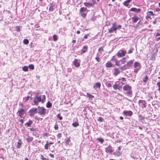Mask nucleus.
Returning <instances> with one entry per match:
<instances>
[{"mask_svg":"<svg viewBox=\"0 0 160 160\" xmlns=\"http://www.w3.org/2000/svg\"><path fill=\"white\" fill-rule=\"evenodd\" d=\"M123 90L126 91V94L128 96H129L132 93V87L128 84H126L124 86L123 88Z\"/></svg>","mask_w":160,"mask_h":160,"instance_id":"f257e3e1","label":"nucleus"},{"mask_svg":"<svg viewBox=\"0 0 160 160\" xmlns=\"http://www.w3.org/2000/svg\"><path fill=\"white\" fill-rule=\"evenodd\" d=\"M38 93L34 98L33 102L35 105L37 106L38 105V102H42L41 96V95H38Z\"/></svg>","mask_w":160,"mask_h":160,"instance_id":"f03ea898","label":"nucleus"},{"mask_svg":"<svg viewBox=\"0 0 160 160\" xmlns=\"http://www.w3.org/2000/svg\"><path fill=\"white\" fill-rule=\"evenodd\" d=\"M126 53V51L120 50L117 53V55L118 58H121L124 57Z\"/></svg>","mask_w":160,"mask_h":160,"instance_id":"7ed1b4c3","label":"nucleus"},{"mask_svg":"<svg viewBox=\"0 0 160 160\" xmlns=\"http://www.w3.org/2000/svg\"><path fill=\"white\" fill-rule=\"evenodd\" d=\"M38 113L41 115H45L46 113V111L45 108L43 107H38Z\"/></svg>","mask_w":160,"mask_h":160,"instance_id":"20e7f679","label":"nucleus"},{"mask_svg":"<svg viewBox=\"0 0 160 160\" xmlns=\"http://www.w3.org/2000/svg\"><path fill=\"white\" fill-rule=\"evenodd\" d=\"M121 148L120 147H119L116 150V151L113 153L114 155L116 157H119L122 154V152L120 151Z\"/></svg>","mask_w":160,"mask_h":160,"instance_id":"39448f33","label":"nucleus"},{"mask_svg":"<svg viewBox=\"0 0 160 160\" xmlns=\"http://www.w3.org/2000/svg\"><path fill=\"white\" fill-rule=\"evenodd\" d=\"M116 23L114 22L112 24V25L111 28L109 29L108 32L109 33H112L114 31H115L116 32V30H117V28L116 27Z\"/></svg>","mask_w":160,"mask_h":160,"instance_id":"423d86ee","label":"nucleus"},{"mask_svg":"<svg viewBox=\"0 0 160 160\" xmlns=\"http://www.w3.org/2000/svg\"><path fill=\"white\" fill-rule=\"evenodd\" d=\"M37 109L36 108H32L30 109L29 113L30 116H33L36 113H37Z\"/></svg>","mask_w":160,"mask_h":160,"instance_id":"0eeeda50","label":"nucleus"},{"mask_svg":"<svg viewBox=\"0 0 160 160\" xmlns=\"http://www.w3.org/2000/svg\"><path fill=\"white\" fill-rule=\"evenodd\" d=\"M25 112V110L23 108H21L20 109L18 110V113H19L18 116L21 118L23 117L22 115L24 114Z\"/></svg>","mask_w":160,"mask_h":160,"instance_id":"6e6552de","label":"nucleus"},{"mask_svg":"<svg viewBox=\"0 0 160 160\" xmlns=\"http://www.w3.org/2000/svg\"><path fill=\"white\" fill-rule=\"evenodd\" d=\"M73 64L76 67H79L80 66V61L79 60L76 59L73 61Z\"/></svg>","mask_w":160,"mask_h":160,"instance_id":"1a4fd4ad","label":"nucleus"},{"mask_svg":"<svg viewBox=\"0 0 160 160\" xmlns=\"http://www.w3.org/2000/svg\"><path fill=\"white\" fill-rule=\"evenodd\" d=\"M123 113L126 116H131L133 114V112L131 111H127L124 110L123 111Z\"/></svg>","mask_w":160,"mask_h":160,"instance_id":"9d476101","label":"nucleus"},{"mask_svg":"<svg viewBox=\"0 0 160 160\" xmlns=\"http://www.w3.org/2000/svg\"><path fill=\"white\" fill-rule=\"evenodd\" d=\"M134 60H131L127 62L126 65L127 67H131L132 66Z\"/></svg>","mask_w":160,"mask_h":160,"instance_id":"9b49d317","label":"nucleus"},{"mask_svg":"<svg viewBox=\"0 0 160 160\" xmlns=\"http://www.w3.org/2000/svg\"><path fill=\"white\" fill-rule=\"evenodd\" d=\"M141 9L140 8L137 9L136 8H133L130 9V11L137 13L141 11Z\"/></svg>","mask_w":160,"mask_h":160,"instance_id":"f8f14e48","label":"nucleus"},{"mask_svg":"<svg viewBox=\"0 0 160 160\" xmlns=\"http://www.w3.org/2000/svg\"><path fill=\"white\" fill-rule=\"evenodd\" d=\"M112 147L109 145L108 148H105V151L107 152H109L111 153L112 152V151L111 149Z\"/></svg>","mask_w":160,"mask_h":160,"instance_id":"ddd939ff","label":"nucleus"},{"mask_svg":"<svg viewBox=\"0 0 160 160\" xmlns=\"http://www.w3.org/2000/svg\"><path fill=\"white\" fill-rule=\"evenodd\" d=\"M101 87V84L100 83L97 82L94 84L93 88L95 89L97 88H100Z\"/></svg>","mask_w":160,"mask_h":160,"instance_id":"4468645a","label":"nucleus"},{"mask_svg":"<svg viewBox=\"0 0 160 160\" xmlns=\"http://www.w3.org/2000/svg\"><path fill=\"white\" fill-rule=\"evenodd\" d=\"M84 5L87 7H88L89 6L91 7H92L94 5V3H91L86 2H84Z\"/></svg>","mask_w":160,"mask_h":160,"instance_id":"2eb2a0df","label":"nucleus"},{"mask_svg":"<svg viewBox=\"0 0 160 160\" xmlns=\"http://www.w3.org/2000/svg\"><path fill=\"white\" fill-rule=\"evenodd\" d=\"M139 67V68H140V63L139 62H135L134 63V68H137Z\"/></svg>","mask_w":160,"mask_h":160,"instance_id":"dca6fc26","label":"nucleus"},{"mask_svg":"<svg viewBox=\"0 0 160 160\" xmlns=\"http://www.w3.org/2000/svg\"><path fill=\"white\" fill-rule=\"evenodd\" d=\"M132 22L135 23L136 22L138 21L139 19V18L136 17H133L132 18Z\"/></svg>","mask_w":160,"mask_h":160,"instance_id":"f3484780","label":"nucleus"},{"mask_svg":"<svg viewBox=\"0 0 160 160\" xmlns=\"http://www.w3.org/2000/svg\"><path fill=\"white\" fill-rule=\"evenodd\" d=\"M88 48L87 47L85 46H84L82 48V49L81 50V53H85L87 50Z\"/></svg>","mask_w":160,"mask_h":160,"instance_id":"a211bd4d","label":"nucleus"},{"mask_svg":"<svg viewBox=\"0 0 160 160\" xmlns=\"http://www.w3.org/2000/svg\"><path fill=\"white\" fill-rule=\"evenodd\" d=\"M114 74L115 75V76H117L118 75V74L120 72L118 68H115L114 69Z\"/></svg>","mask_w":160,"mask_h":160,"instance_id":"6ab92c4d","label":"nucleus"},{"mask_svg":"<svg viewBox=\"0 0 160 160\" xmlns=\"http://www.w3.org/2000/svg\"><path fill=\"white\" fill-rule=\"evenodd\" d=\"M138 102L139 104L140 103H142V106L144 108H146V105H145V101L139 100Z\"/></svg>","mask_w":160,"mask_h":160,"instance_id":"aec40b11","label":"nucleus"},{"mask_svg":"<svg viewBox=\"0 0 160 160\" xmlns=\"http://www.w3.org/2000/svg\"><path fill=\"white\" fill-rule=\"evenodd\" d=\"M113 66L112 64L110 62H108L106 64V66L108 68L112 67Z\"/></svg>","mask_w":160,"mask_h":160,"instance_id":"412c9836","label":"nucleus"},{"mask_svg":"<svg viewBox=\"0 0 160 160\" xmlns=\"http://www.w3.org/2000/svg\"><path fill=\"white\" fill-rule=\"evenodd\" d=\"M114 89L115 90H116L117 89H119L121 87L119 86L118 84H115L113 86Z\"/></svg>","mask_w":160,"mask_h":160,"instance_id":"4be33fe9","label":"nucleus"},{"mask_svg":"<svg viewBox=\"0 0 160 160\" xmlns=\"http://www.w3.org/2000/svg\"><path fill=\"white\" fill-rule=\"evenodd\" d=\"M32 123V121L29 120V121L25 124V126H27L28 127L30 126Z\"/></svg>","mask_w":160,"mask_h":160,"instance_id":"5701e85b","label":"nucleus"},{"mask_svg":"<svg viewBox=\"0 0 160 160\" xmlns=\"http://www.w3.org/2000/svg\"><path fill=\"white\" fill-rule=\"evenodd\" d=\"M33 139V138L32 137H30L28 136L27 138H26L27 141L28 142H31Z\"/></svg>","mask_w":160,"mask_h":160,"instance_id":"b1692460","label":"nucleus"},{"mask_svg":"<svg viewBox=\"0 0 160 160\" xmlns=\"http://www.w3.org/2000/svg\"><path fill=\"white\" fill-rule=\"evenodd\" d=\"M126 57L123 58L120 60V61L122 63V64H124L126 62Z\"/></svg>","mask_w":160,"mask_h":160,"instance_id":"393cba45","label":"nucleus"},{"mask_svg":"<svg viewBox=\"0 0 160 160\" xmlns=\"http://www.w3.org/2000/svg\"><path fill=\"white\" fill-rule=\"evenodd\" d=\"M87 10V8L84 7L81 8L80 10V12L81 13L86 12Z\"/></svg>","mask_w":160,"mask_h":160,"instance_id":"a878e982","label":"nucleus"},{"mask_svg":"<svg viewBox=\"0 0 160 160\" xmlns=\"http://www.w3.org/2000/svg\"><path fill=\"white\" fill-rule=\"evenodd\" d=\"M53 5L52 4H50L49 6V10L50 11H52L53 10Z\"/></svg>","mask_w":160,"mask_h":160,"instance_id":"bb28decb","label":"nucleus"},{"mask_svg":"<svg viewBox=\"0 0 160 160\" xmlns=\"http://www.w3.org/2000/svg\"><path fill=\"white\" fill-rule=\"evenodd\" d=\"M49 145L48 144V141H46V144L44 146L45 149H47V150L48 149V148H49Z\"/></svg>","mask_w":160,"mask_h":160,"instance_id":"cd10ccee","label":"nucleus"},{"mask_svg":"<svg viewBox=\"0 0 160 160\" xmlns=\"http://www.w3.org/2000/svg\"><path fill=\"white\" fill-rule=\"evenodd\" d=\"M52 106L51 103L49 101L46 104V107L48 108H49L52 107Z\"/></svg>","mask_w":160,"mask_h":160,"instance_id":"c85d7f7f","label":"nucleus"},{"mask_svg":"<svg viewBox=\"0 0 160 160\" xmlns=\"http://www.w3.org/2000/svg\"><path fill=\"white\" fill-rule=\"evenodd\" d=\"M97 140L101 144L104 141V139L102 138H97Z\"/></svg>","mask_w":160,"mask_h":160,"instance_id":"c756f323","label":"nucleus"},{"mask_svg":"<svg viewBox=\"0 0 160 160\" xmlns=\"http://www.w3.org/2000/svg\"><path fill=\"white\" fill-rule=\"evenodd\" d=\"M120 69L122 70V72L123 70H125L127 69V66L126 65H125L121 67Z\"/></svg>","mask_w":160,"mask_h":160,"instance_id":"7c9ffc66","label":"nucleus"},{"mask_svg":"<svg viewBox=\"0 0 160 160\" xmlns=\"http://www.w3.org/2000/svg\"><path fill=\"white\" fill-rule=\"evenodd\" d=\"M28 67L27 66H25L22 67V70L25 72H27L28 71Z\"/></svg>","mask_w":160,"mask_h":160,"instance_id":"2f4dec72","label":"nucleus"},{"mask_svg":"<svg viewBox=\"0 0 160 160\" xmlns=\"http://www.w3.org/2000/svg\"><path fill=\"white\" fill-rule=\"evenodd\" d=\"M53 38L54 41H56L58 40V37L56 35V34L54 35L53 36Z\"/></svg>","mask_w":160,"mask_h":160,"instance_id":"473e14b6","label":"nucleus"},{"mask_svg":"<svg viewBox=\"0 0 160 160\" xmlns=\"http://www.w3.org/2000/svg\"><path fill=\"white\" fill-rule=\"evenodd\" d=\"M28 68L31 70H33L34 68V67L33 64H31L29 65Z\"/></svg>","mask_w":160,"mask_h":160,"instance_id":"72a5a7b5","label":"nucleus"},{"mask_svg":"<svg viewBox=\"0 0 160 160\" xmlns=\"http://www.w3.org/2000/svg\"><path fill=\"white\" fill-rule=\"evenodd\" d=\"M21 145V141L19 140V142H18L17 145V148H19Z\"/></svg>","mask_w":160,"mask_h":160,"instance_id":"f704fd0d","label":"nucleus"},{"mask_svg":"<svg viewBox=\"0 0 160 160\" xmlns=\"http://www.w3.org/2000/svg\"><path fill=\"white\" fill-rule=\"evenodd\" d=\"M65 143L67 144H68L69 142L70 141V139L68 138H66L65 139Z\"/></svg>","mask_w":160,"mask_h":160,"instance_id":"c9c22d12","label":"nucleus"},{"mask_svg":"<svg viewBox=\"0 0 160 160\" xmlns=\"http://www.w3.org/2000/svg\"><path fill=\"white\" fill-rule=\"evenodd\" d=\"M87 96L89 98V99H92L93 98H94V96L91 95L90 94L87 93Z\"/></svg>","mask_w":160,"mask_h":160,"instance_id":"e433bc0d","label":"nucleus"},{"mask_svg":"<svg viewBox=\"0 0 160 160\" xmlns=\"http://www.w3.org/2000/svg\"><path fill=\"white\" fill-rule=\"evenodd\" d=\"M23 43L25 44H27L29 43V41L27 39H24L23 41Z\"/></svg>","mask_w":160,"mask_h":160,"instance_id":"4c0bfd02","label":"nucleus"},{"mask_svg":"<svg viewBox=\"0 0 160 160\" xmlns=\"http://www.w3.org/2000/svg\"><path fill=\"white\" fill-rule=\"evenodd\" d=\"M41 158L42 160H49L48 158H44L42 155H41Z\"/></svg>","mask_w":160,"mask_h":160,"instance_id":"58836bf2","label":"nucleus"},{"mask_svg":"<svg viewBox=\"0 0 160 160\" xmlns=\"http://www.w3.org/2000/svg\"><path fill=\"white\" fill-rule=\"evenodd\" d=\"M72 125L73 127H76L78 126L79 124L77 122H75L72 123Z\"/></svg>","mask_w":160,"mask_h":160,"instance_id":"ea45409f","label":"nucleus"},{"mask_svg":"<svg viewBox=\"0 0 160 160\" xmlns=\"http://www.w3.org/2000/svg\"><path fill=\"white\" fill-rule=\"evenodd\" d=\"M104 119L101 117H99L97 120L100 122L103 121Z\"/></svg>","mask_w":160,"mask_h":160,"instance_id":"a19ab883","label":"nucleus"},{"mask_svg":"<svg viewBox=\"0 0 160 160\" xmlns=\"http://www.w3.org/2000/svg\"><path fill=\"white\" fill-rule=\"evenodd\" d=\"M133 49L131 47L128 52V54H130L132 52Z\"/></svg>","mask_w":160,"mask_h":160,"instance_id":"79ce46f5","label":"nucleus"},{"mask_svg":"<svg viewBox=\"0 0 160 160\" xmlns=\"http://www.w3.org/2000/svg\"><path fill=\"white\" fill-rule=\"evenodd\" d=\"M148 79V77L147 76H146L145 78L143 79V81L144 82H146L147 81Z\"/></svg>","mask_w":160,"mask_h":160,"instance_id":"37998d69","label":"nucleus"},{"mask_svg":"<svg viewBox=\"0 0 160 160\" xmlns=\"http://www.w3.org/2000/svg\"><path fill=\"white\" fill-rule=\"evenodd\" d=\"M147 14H148V15H152V16L154 15L153 12L151 11L148 12H147Z\"/></svg>","mask_w":160,"mask_h":160,"instance_id":"c03bdc74","label":"nucleus"},{"mask_svg":"<svg viewBox=\"0 0 160 160\" xmlns=\"http://www.w3.org/2000/svg\"><path fill=\"white\" fill-rule=\"evenodd\" d=\"M16 28V30L17 32H20V27L18 26H16L15 27Z\"/></svg>","mask_w":160,"mask_h":160,"instance_id":"a18cd8bd","label":"nucleus"},{"mask_svg":"<svg viewBox=\"0 0 160 160\" xmlns=\"http://www.w3.org/2000/svg\"><path fill=\"white\" fill-rule=\"evenodd\" d=\"M57 117L60 120H62V117L61 116V115L60 113L58 114L57 116Z\"/></svg>","mask_w":160,"mask_h":160,"instance_id":"49530a36","label":"nucleus"},{"mask_svg":"<svg viewBox=\"0 0 160 160\" xmlns=\"http://www.w3.org/2000/svg\"><path fill=\"white\" fill-rule=\"evenodd\" d=\"M46 99V96L45 95H43L42 96V102L43 103L45 101Z\"/></svg>","mask_w":160,"mask_h":160,"instance_id":"de8ad7c7","label":"nucleus"},{"mask_svg":"<svg viewBox=\"0 0 160 160\" xmlns=\"http://www.w3.org/2000/svg\"><path fill=\"white\" fill-rule=\"evenodd\" d=\"M138 118L139 119L141 120H143L144 119V117L141 115H139L138 116Z\"/></svg>","mask_w":160,"mask_h":160,"instance_id":"09e8293b","label":"nucleus"},{"mask_svg":"<svg viewBox=\"0 0 160 160\" xmlns=\"http://www.w3.org/2000/svg\"><path fill=\"white\" fill-rule=\"evenodd\" d=\"M95 59L98 62H99L100 60L99 57L97 56L95 58Z\"/></svg>","mask_w":160,"mask_h":160,"instance_id":"8fccbe9b","label":"nucleus"},{"mask_svg":"<svg viewBox=\"0 0 160 160\" xmlns=\"http://www.w3.org/2000/svg\"><path fill=\"white\" fill-rule=\"evenodd\" d=\"M117 60V59L115 58V56H113V57H112V58L111 60L112 61H114L115 62Z\"/></svg>","mask_w":160,"mask_h":160,"instance_id":"3c124183","label":"nucleus"},{"mask_svg":"<svg viewBox=\"0 0 160 160\" xmlns=\"http://www.w3.org/2000/svg\"><path fill=\"white\" fill-rule=\"evenodd\" d=\"M54 128L55 130H58V124H57L56 123L54 125Z\"/></svg>","mask_w":160,"mask_h":160,"instance_id":"603ef678","label":"nucleus"},{"mask_svg":"<svg viewBox=\"0 0 160 160\" xmlns=\"http://www.w3.org/2000/svg\"><path fill=\"white\" fill-rule=\"evenodd\" d=\"M115 65H116L119 66V61H117V60L115 62Z\"/></svg>","mask_w":160,"mask_h":160,"instance_id":"864d4df0","label":"nucleus"},{"mask_svg":"<svg viewBox=\"0 0 160 160\" xmlns=\"http://www.w3.org/2000/svg\"><path fill=\"white\" fill-rule=\"evenodd\" d=\"M57 137L59 138H60L62 137V134L61 133H59L57 135Z\"/></svg>","mask_w":160,"mask_h":160,"instance_id":"5fc2aeb1","label":"nucleus"},{"mask_svg":"<svg viewBox=\"0 0 160 160\" xmlns=\"http://www.w3.org/2000/svg\"><path fill=\"white\" fill-rule=\"evenodd\" d=\"M139 68H136V69H134V72L135 73H137L138 72V70L139 69Z\"/></svg>","mask_w":160,"mask_h":160,"instance_id":"6e6d98bb","label":"nucleus"},{"mask_svg":"<svg viewBox=\"0 0 160 160\" xmlns=\"http://www.w3.org/2000/svg\"><path fill=\"white\" fill-rule=\"evenodd\" d=\"M81 15L83 18H84L86 16V14L85 13H83L82 14H81Z\"/></svg>","mask_w":160,"mask_h":160,"instance_id":"4d7b16f0","label":"nucleus"},{"mask_svg":"<svg viewBox=\"0 0 160 160\" xmlns=\"http://www.w3.org/2000/svg\"><path fill=\"white\" fill-rule=\"evenodd\" d=\"M123 4L125 5L126 6L128 7V3L127 2L125 3V1L123 3Z\"/></svg>","mask_w":160,"mask_h":160,"instance_id":"13d9d810","label":"nucleus"},{"mask_svg":"<svg viewBox=\"0 0 160 160\" xmlns=\"http://www.w3.org/2000/svg\"><path fill=\"white\" fill-rule=\"evenodd\" d=\"M130 157L131 158H133V159H138V158H137L136 157H135L134 156H131Z\"/></svg>","mask_w":160,"mask_h":160,"instance_id":"bf43d9fd","label":"nucleus"},{"mask_svg":"<svg viewBox=\"0 0 160 160\" xmlns=\"http://www.w3.org/2000/svg\"><path fill=\"white\" fill-rule=\"evenodd\" d=\"M157 85L159 87V90L160 91V82H158L157 83Z\"/></svg>","mask_w":160,"mask_h":160,"instance_id":"052dcab7","label":"nucleus"},{"mask_svg":"<svg viewBox=\"0 0 160 160\" xmlns=\"http://www.w3.org/2000/svg\"><path fill=\"white\" fill-rule=\"evenodd\" d=\"M107 85V86L108 88L111 87L112 86V84L110 83H108Z\"/></svg>","mask_w":160,"mask_h":160,"instance_id":"680f3d73","label":"nucleus"},{"mask_svg":"<svg viewBox=\"0 0 160 160\" xmlns=\"http://www.w3.org/2000/svg\"><path fill=\"white\" fill-rule=\"evenodd\" d=\"M103 48L102 47H100L99 49H98V51H103Z\"/></svg>","mask_w":160,"mask_h":160,"instance_id":"e2e57ef3","label":"nucleus"},{"mask_svg":"<svg viewBox=\"0 0 160 160\" xmlns=\"http://www.w3.org/2000/svg\"><path fill=\"white\" fill-rule=\"evenodd\" d=\"M30 129L31 131H35L36 130L35 128H30Z\"/></svg>","mask_w":160,"mask_h":160,"instance_id":"0e129e2a","label":"nucleus"},{"mask_svg":"<svg viewBox=\"0 0 160 160\" xmlns=\"http://www.w3.org/2000/svg\"><path fill=\"white\" fill-rule=\"evenodd\" d=\"M121 25H119L118 26L116 27V28H117V30L119 28H121Z\"/></svg>","mask_w":160,"mask_h":160,"instance_id":"69168bd1","label":"nucleus"},{"mask_svg":"<svg viewBox=\"0 0 160 160\" xmlns=\"http://www.w3.org/2000/svg\"><path fill=\"white\" fill-rule=\"evenodd\" d=\"M29 98H30V97L29 96H27L26 98V99H25L26 101H28L29 100Z\"/></svg>","mask_w":160,"mask_h":160,"instance_id":"338daca9","label":"nucleus"},{"mask_svg":"<svg viewBox=\"0 0 160 160\" xmlns=\"http://www.w3.org/2000/svg\"><path fill=\"white\" fill-rule=\"evenodd\" d=\"M122 82H125L126 81L125 78H122Z\"/></svg>","mask_w":160,"mask_h":160,"instance_id":"774afa93","label":"nucleus"}]
</instances>
